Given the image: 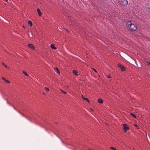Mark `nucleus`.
I'll return each instance as SVG.
<instances>
[{
  "label": "nucleus",
  "mask_w": 150,
  "mask_h": 150,
  "mask_svg": "<svg viewBox=\"0 0 150 150\" xmlns=\"http://www.w3.org/2000/svg\"><path fill=\"white\" fill-rule=\"evenodd\" d=\"M118 2L122 5H125L128 4L127 0H118Z\"/></svg>",
  "instance_id": "2"
},
{
  "label": "nucleus",
  "mask_w": 150,
  "mask_h": 150,
  "mask_svg": "<svg viewBox=\"0 0 150 150\" xmlns=\"http://www.w3.org/2000/svg\"><path fill=\"white\" fill-rule=\"evenodd\" d=\"M146 7L148 11H150V1L148 2L146 5Z\"/></svg>",
  "instance_id": "5"
},
{
  "label": "nucleus",
  "mask_w": 150,
  "mask_h": 150,
  "mask_svg": "<svg viewBox=\"0 0 150 150\" xmlns=\"http://www.w3.org/2000/svg\"><path fill=\"white\" fill-rule=\"evenodd\" d=\"M37 12L39 16H41L42 15L41 13L40 12V10L38 8L37 9Z\"/></svg>",
  "instance_id": "10"
},
{
  "label": "nucleus",
  "mask_w": 150,
  "mask_h": 150,
  "mask_svg": "<svg viewBox=\"0 0 150 150\" xmlns=\"http://www.w3.org/2000/svg\"><path fill=\"white\" fill-rule=\"evenodd\" d=\"M60 91L62 92V93H64L65 94H66L67 93V92H66L63 91L62 89H60Z\"/></svg>",
  "instance_id": "15"
},
{
  "label": "nucleus",
  "mask_w": 150,
  "mask_h": 150,
  "mask_svg": "<svg viewBox=\"0 0 150 150\" xmlns=\"http://www.w3.org/2000/svg\"><path fill=\"white\" fill-rule=\"evenodd\" d=\"M98 102L100 103H102L103 102V100L101 98H99L98 100Z\"/></svg>",
  "instance_id": "9"
},
{
  "label": "nucleus",
  "mask_w": 150,
  "mask_h": 150,
  "mask_svg": "<svg viewBox=\"0 0 150 150\" xmlns=\"http://www.w3.org/2000/svg\"><path fill=\"white\" fill-rule=\"evenodd\" d=\"M4 1H8V0H4Z\"/></svg>",
  "instance_id": "27"
},
{
  "label": "nucleus",
  "mask_w": 150,
  "mask_h": 150,
  "mask_svg": "<svg viewBox=\"0 0 150 150\" xmlns=\"http://www.w3.org/2000/svg\"><path fill=\"white\" fill-rule=\"evenodd\" d=\"M107 77L108 78H110V75H108L107 76Z\"/></svg>",
  "instance_id": "23"
},
{
  "label": "nucleus",
  "mask_w": 150,
  "mask_h": 150,
  "mask_svg": "<svg viewBox=\"0 0 150 150\" xmlns=\"http://www.w3.org/2000/svg\"><path fill=\"white\" fill-rule=\"evenodd\" d=\"M54 69V70H55V71L57 72V74H60V72L59 71V70L57 68H55Z\"/></svg>",
  "instance_id": "11"
},
{
  "label": "nucleus",
  "mask_w": 150,
  "mask_h": 150,
  "mask_svg": "<svg viewBox=\"0 0 150 150\" xmlns=\"http://www.w3.org/2000/svg\"><path fill=\"white\" fill-rule=\"evenodd\" d=\"M117 66L118 67L120 68L122 71H124L125 70V67L123 66L122 65L120 64H118L117 65Z\"/></svg>",
  "instance_id": "3"
},
{
  "label": "nucleus",
  "mask_w": 150,
  "mask_h": 150,
  "mask_svg": "<svg viewBox=\"0 0 150 150\" xmlns=\"http://www.w3.org/2000/svg\"><path fill=\"white\" fill-rule=\"evenodd\" d=\"M28 46L31 49H32V50H34V49L35 47L33 45H32L31 44H29L28 45Z\"/></svg>",
  "instance_id": "7"
},
{
  "label": "nucleus",
  "mask_w": 150,
  "mask_h": 150,
  "mask_svg": "<svg viewBox=\"0 0 150 150\" xmlns=\"http://www.w3.org/2000/svg\"><path fill=\"white\" fill-rule=\"evenodd\" d=\"M74 73V74L76 75V76H78L79 74L78 73H79L78 72L76 71V70H73L72 71Z\"/></svg>",
  "instance_id": "6"
},
{
  "label": "nucleus",
  "mask_w": 150,
  "mask_h": 150,
  "mask_svg": "<svg viewBox=\"0 0 150 150\" xmlns=\"http://www.w3.org/2000/svg\"><path fill=\"white\" fill-rule=\"evenodd\" d=\"M5 81L7 83H10V82L8 80H6L5 81Z\"/></svg>",
  "instance_id": "20"
},
{
  "label": "nucleus",
  "mask_w": 150,
  "mask_h": 150,
  "mask_svg": "<svg viewBox=\"0 0 150 150\" xmlns=\"http://www.w3.org/2000/svg\"><path fill=\"white\" fill-rule=\"evenodd\" d=\"M2 78L3 80H4V81H5V80H6L5 78L3 77H2Z\"/></svg>",
  "instance_id": "22"
},
{
  "label": "nucleus",
  "mask_w": 150,
  "mask_h": 150,
  "mask_svg": "<svg viewBox=\"0 0 150 150\" xmlns=\"http://www.w3.org/2000/svg\"><path fill=\"white\" fill-rule=\"evenodd\" d=\"M14 108L15 110H17L19 113H20L23 116H24V115L22 113H21L19 111L17 110L14 107Z\"/></svg>",
  "instance_id": "16"
},
{
  "label": "nucleus",
  "mask_w": 150,
  "mask_h": 150,
  "mask_svg": "<svg viewBox=\"0 0 150 150\" xmlns=\"http://www.w3.org/2000/svg\"><path fill=\"white\" fill-rule=\"evenodd\" d=\"M126 26L129 30L131 31H135L137 29V27L130 21L126 22Z\"/></svg>",
  "instance_id": "1"
},
{
  "label": "nucleus",
  "mask_w": 150,
  "mask_h": 150,
  "mask_svg": "<svg viewBox=\"0 0 150 150\" xmlns=\"http://www.w3.org/2000/svg\"><path fill=\"white\" fill-rule=\"evenodd\" d=\"M93 69V70L94 71H95V72H97V71H96V70L95 69Z\"/></svg>",
  "instance_id": "24"
},
{
  "label": "nucleus",
  "mask_w": 150,
  "mask_h": 150,
  "mask_svg": "<svg viewBox=\"0 0 150 150\" xmlns=\"http://www.w3.org/2000/svg\"><path fill=\"white\" fill-rule=\"evenodd\" d=\"M110 149H113L114 150H116V149L115 148H114L112 147H110Z\"/></svg>",
  "instance_id": "21"
},
{
  "label": "nucleus",
  "mask_w": 150,
  "mask_h": 150,
  "mask_svg": "<svg viewBox=\"0 0 150 150\" xmlns=\"http://www.w3.org/2000/svg\"><path fill=\"white\" fill-rule=\"evenodd\" d=\"M148 64H149L150 65V62H149L148 63Z\"/></svg>",
  "instance_id": "26"
},
{
  "label": "nucleus",
  "mask_w": 150,
  "mask_h": 150,
  "mask_svg": "<svg viewBox=\"0 0 150 150\" xmlns=\"http://www.w3.org/2000/svg\"><path fill=\"white\" fill-rule=\"evenodd\" d=\"M28 23L31 26L32 25V22L30 21H28Z\"/></svg>",
  "instance_id": "13"
},
{
  "label": "nucleus",
  "mask_w": 150,
  "mask_h": 150,
  "mask_svg": "<svg viewBox=\"0 0 150 150\" xmlns=\"http://www.w3.org/2000/svg\"><path fill=\"white\" fill-rule=\"evenodd\" d=\"M130 114L131 115H132L133 117H134L135 118H136V116H135V115L134 114L132 113H131Z\"/></svg>",
  "instance_id": "17"
},
{
  "label": "nucleus",
  "mask_w": 150,
  "mask_h": 150,
  "mask_svg": "<svg viewBox=\"0 0 150 150\" xmlns=\"http://www.w3.org/2000/svg\"><path fill=\"white\" fill-rule=\"evenodd\" d=\"M135 126L137 127H138V125H135Z\"/></svg>",
  "instance_id": "25"
},
{
  "label": "nucleus",
  "mask_w": 150,
  "mask_h": 150,
  "mask_svg": "<svg viewBox=\"0 0 150 150\" xmlns=\"http://www.w3.org/2000/svg\"><path fill=\"white\" fill-rule=\"evenodd\" d=\"M82 98H83V99H84V100H86L88 102H89V100H88V99L87 98H85L83 96H82Z\"/></svg>",
  "instance_id": "12"
},
{
  "label": "nucleus",
  "mask_w": 150,
  "mask_h": 150,
  "mask_svg": "<svg viewBox=\"0 0 150 150\" xmlns=\"http://www.w3.org/2000/svg\"><path fill=\"white\" fill-rule=\"evenodd\" d=\"M43 93L44 94H45L44 93Z\"/></svg>",
  "instance_id": "28"
},
{
  "label": "nucleus",
  "mask_w": 150,
  "mask_h": 150,
  "mask_svg": "<svg viewBox=\"0 0 150 150\" xmlns=\"http://www.w3.org/2000/svg\"><path fill=\"white\" fill-rule=\"evenodd\" d=\"M23 73L26 76H28V74H27V72H25V71H23Z\"/></svg>",
  "instance_id": "14"
},
{
  "label": "nucleus",
  "mask_w": 150,
  "mask_h": 150,
  "mask_svg": "<svg viewBox=\"0 0 150 150\" xmlns=\"http://www.w3.org/2000/svg\"><path fill=\"white\" fill-rule=\"evenodd\" d=\"M50 47L52 49L54 50H55L56 49V47L53 44L50 45Z\"/></svg>",
  "instance_id": "8"
},
{
  "label": "nucleus",
  "mask_w": 150,
  "mask_h": 150,
  "mask_svg": "<svg viewBox=\"0 0 150 150\" xmlns=\"http://www.w3.org/2000/svg\"><path fill=\"white\" fill-rule=\"evenodd\" d=\"M45 89L46 90H47V91H49V88H47V87H45Z\"/></svg>",
  "instance_id": "19"
},
{
  "label": "nucleus",
  "mask_w": 150,
  "mask_h": 150,
  "mask_svg": "<svg viewBox=\"0 0 150 150\" xmlns=\"http://www.w3.org/2000/svg\"><path fill=\"white\" fill-rule=\"evenodd\" d=\"M122 128L125 131H126L127 130L129 129V127L127 126L126 124H124L123 125V127Z\"/></svg>",
  "instance_id": "4"
},
{
  "label": "nucleus",
  "mask_w": 150,
  "mask_h": 150,
  "mask_svg": "<svg viewBox=\"0 0 150 150\" xmlns=\"http://www.w3.org/2000/svg\"><path fill=\"white\" fill-rule=\"evenodd\" d=\"M2 64L3 65H4L6 68H8V67H7L6 65H5V64H4L3 63H2Z\"/></svg>",
  "instance_id": "18"
}]
</instances>
